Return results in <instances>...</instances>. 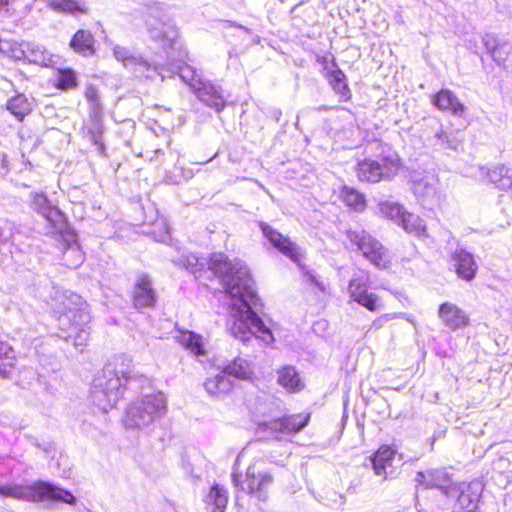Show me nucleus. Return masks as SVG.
Returning a JSON list of instances; mask_svg holds the SVG:
<instances>
[{"label": "nucleus", "instance_id": "1", "mask_svg": "<svg viewBox=\"0 0 512 512\" xmlns=\"http://www.w3.org/2000/svg\"><path fill=\"white\" fill-rule=\"evenodd\" d=\"M173 263L185 268L195 278L209 273L219 279L224 292L234 300L233 320L228 329L235 339L244 345L259 338L266 343L273 340L272 332L254 310L261 303L249 268L243 261H230L221 253L213 254L209 259L189 253L181 255Z\"/></svg>", "mask_w": 512, "mask_h": 512}, {"label": "nucleus", "instance_id": "2", "mask_svg": "<svg viewBox=\"0 0 512 512\" xmlns=\"http://www.w3.org/2000/svg\"><path fill=\"white\" fill-rule=\"evenodd\" d=\"M147 381L145 376L134 371L130 356L114 355L93 379L90 396L94 405L108 411L124 396L125 390L137 392Z\"/></svg>", "mask_w": 512, "mask_h": 512}, {"label": "nucleus", "instance_id": "3", "mask_svg": "<svg viewBox=\"0 0 512 512\" xmlns=\"http://www.w3.org/2000/svg\"><path fill=\"white\" fill-rule=\"evenodd\" d=\"M54 317L60 330L59 337L72 341L75 346H83L90 335V312L88 305L76 293L59 296L53 307Z\"/></svg>", "mask_w": 512, "mask_h": 512}, {"label": "nucleus", "instance_id": "4", "mask_svg": "<svg viewBox=\"0 0 512 512\" xmlns=\"http://www.w3.org/2000/svg\"><path fill=\"white\" fill-rule=\"evenodd\" d=\"M0 496L27 502H58L75 505L77 498L67 489L48 481H36L31 485L16 483L0 484Z\"/></svg>", "mask_w": 512, "mask_h": 512}, {"label": "nucleus", "instance_id": "5", "mask_svg": "<svg viewBox=\"0 0 512 512\" xmlns=\"http://www.w3.org/2000/svg\"><path fill=\"white\" fill-rule=\"evenodd\" d=\"M164 66L166 69H171L173 72L165 71L166 78H173L178 75L179 78L187 83L194 91L197 98L206 104L208 107L215 109L217 112L223 110L226 104L225 96L221 87L214 85L209 81L202 80L195 69L189 65L175 66L173 64L164 63L158 64Z\"/></svg>", "mask_w": 512, "mask_h": 512}, {"label": "nucleus", "instance_id": "6", "mask_svg": "<svg viewBox=\"0 0 512 512\" xmlns=\"http://www.w3.org/2000/svg\"><path fill=\"white\" fill-rule=\"evenodd\" d=\"M167 412L164 393L157 392L143 396L126 410L124 424L129 428H145L161 419Z\"/></svg>", "mask_w": 512, "mask_h": 512}, {"label": "nucleus", "instance_id": "7", "mask_svg": "<svg viewBox=\"0 0 512 512\" xmlns=\"http://www.w3.org/2000/svg\"><path fill=\"white\" fill-rule=\"evenodd\" d=\"M257 225L262 232L263 238L273 249L289 258L292 262L296 263L301 269L307 282L317 287L320 291H325V285L319 279L316 273L307 269L306 266L301 264L303 253L301 248L295 242H293L289 237L281 234L270 224L264 221H259Z\"/></svg>", "mask_w": 512, "mask_h": 512}, {"label": "nucleus", "instance_id": "8", "mask_svg": "<svg viewBox=\"0 0 512 512\" xmlns=\"http://www.w3.org/2000/svg\"><path fill=\"white\" fill-rule=\"evenodd\" d=\"M145 25L150 40L163 50L174 46L179 35L178 29L162 4L153 3L146 6Z\"/></svg>", "mask_w": 512, "mask_h": 512}, {"label": "nucleus", "instance_id": "9", "mask_svg": "<svg viewBox=\"0 0 512 512\" xmlns=\"http://www.w3.org/2000/svg\"><path fill=\"white\" fill-rule=\"evenodd\" d=\"M253 375L252 363L243 357H236L224 365L213 378L205 381V390L212 396L228 393L233 386V379L248 380Z\"/></svg>", "mask_w": 512, "mask_h": 512}, {"label": "nucleus", "instance_id": "10", "mask_svg": "<svg viewBox=\"0 0 512 512\" xmlns=\"http://www.w3.org/2000/svg\"><path fill=\"white\" fill-rule=\"evenodd\" d=\"M113 55L118 61L123 62L124 66L130 69L136 78L141 80L153 81L160 78L163 82L167 77L165 71L173 72L171 69L159 66L140 55H134L130 49L124 46L115 45Z\"/></svg>", "mask_w": 512, "mask_h": 512}, {"label": "nucleus", "instance_id": "11", "mask_svg": "<svg viewBox=\"0 0 512 512\" xmlns=\"http://www.w3.org/2000/svg\"><path fill=\"white\" fill-rule=\"evenodd\" d=\"M347 238L352 247L362 253L374 266L385 269L390 264L388 250L371 234L363 229L348 230Z\"/></svg>", "mask_w": 512, "mask_h": 512}, {"label": "nucleus", "instance_id": "12", "mask_svg": "<svg viewBox=\"0 0 512 512\" xmlns=\"http://www.w3.org/2000/svg\"><path fill=\"white\" fill-rule=\"evenodd\" d=\"M29 206L49 223L54 232L59 234L67 232L68 222L65 214L51 203L44 192H31Z\"/></svg>", "mask_w": 512, "mask_h": 512}, {"label": "nucleus", "instance_id": "13", "mask_svg": "<svg viewBox=\"0 0 512 512\" xmlns=\"http://www.w3.org/2000/svg\"><path fill=\"white\" fill-rule=\"evenodd\" d=\"M398 171V162L390 158L365 159L357 164V177L362 182L377 183L390 179Z\"/></svg>", "mask_w": 512, "mask_h": 512}, {"label": "nucleus", "instance_id": "14", "mask_svg": "<svg viewBox=\"0 0 512 512\" xmlns=\"http://www.w3.org/2000/svg\"><path fill=\"white\" fill-rule=\"evenodd\" d=\"M241 475L232 474V482L235 487H240L259 501L268 499V489L273 483V476L269 472L256 473L254 467L249 466L246 472V486L240 480Z\"/></svg>", "mask_w": 512, "mask_h": 512}, {"label": "nucleus", "instance_id": "15", "mask_svg": "<svg viewBox=\"0 0 512 512\" xmlns=\"http://www.w3.org/2000/svg\"><path fill=\"white\" fill-rule=\"evenodd\" d=\"M368 282V275L364 273L354 274L349 282L348 292L353 301L374 312L380 309L382 305L375 293L368 292Z\"/></svg>", "mask_w": 512, "mask_h": 512}, {"label": "nucleus", "instance_id": "16", "mask_svg": "<svg viewBox=\"0 0 512 512\" xmlns=\"http://www.w3.org/2000/svg\"><path fill=\"white\" fill-rule=\"evenodd\" d=\"M483 485L480 481H473L460 486L454 485L448 490V498L456 500L457 505L467 511L475 512L481 498Z\"/></svg>", "mask_w": 512, "mask_h": 512}, {"label": "nucleus", "instance_id": "17", "mask_svg": "<svg viewBox=\"0 0 512 512\" xmlns=\"http://www.w3.org/2000/svg\"><path fill=\"white\" fill-rule=\"evenodd\" d=\"M132 304L136 309L153 308L158 295L153 287L151 277L147 273L137 275L131 294Z\"/></svg>", "mask_w": 512, "mask_h": 512}, {"label": "nucleus", "instance_id": "18", "mask_svg": "<svg viewBox=\"0 0 512 512\" xmlns=\"http://www.w3.org/2000/svg\"><path fill=\"white\" fill-rule=\"evenodd\" d=\"M414 480L416 487L422 486L424 489H438L445 496H448V490L455 485L452 481V475L443 468L418 471Z\"/></svg>", "mask_w": 512, "mask_h": 512}, {"label": "nucleus", "instance_id": "19", "mask_svg": "<svg viewBox=\"0 0 512 512\" xmlns=\"http://www.w3.org/2000/svg\"><path fill=\"white\" fill-rule=\"evenodd\" d=\"M310 415H288L283 416L281 418L273 419L269 422H264L261 426H263L264 430L270 431L272 434H295L303 430L308 422ZM278 438V436H276Z\"/></svg>", "mask_w": 512, "mask_h": 512}, {"label": "nucleus", "instance_id": "20", "mask_svg": "<svg viewBox=\"0 0 512 512\" xmlns=\"http://www.w3.org/2000/svg\"><path fill=\"white\" fill-rule=\"evenodd\" d=\"M412 191L418 203L424 209L432 211L441 203V194L434 182H429L425 179L415 181L412 186Z\"/></svg>", "mask_w": 512, "mask_h": 512}, {"label": "nucleus", "instance_id": "21", "mask_svg": "<svg viewBox=\"0 0 512 512\" xmlns=\"http://www.w3.org/2000/svg\"><path fill=\"white\" fill-rule=\"evenodd\" d=\"M451 261L459 278L466 281H471L475 278L478 265L472 253L458 247L453 252Z\"/></svg>", "mask_w": 512, "mask_h": 512}, {"label": "nucleus", "instance_id": "22", "mask_svg": "<svg viewBox=\"0 0 512 512\" xmlns=\"http://www.w3.org/2000/svg\"><path fill=\"white\" fill-rule=\"evenodd\" d=\"M432 104L442 112H448L455 117H464L467 107L449 89H441L432 96Z\"/></svg>", "mask_w": 512, "mask_h": 512}, {"label": "nucleus", "instance_id": "23", "mask_svg": "<svg viewBox=\"0 0 512 512\" xmlns=\"http://www.w3.org/2000/svg\"><path fill=\"white\" fill-rule=\"evenodd\" d=\"M324 65V77L328 81L329 85L333 89L339 100L346 102L352 97L351 90L347 84V78L344 72L337 66L336 62L332 61L334 69L329 70L326 59L323 60Z\"/></svg>", "mask_w": 512, "mask_h": 512}, {"label": "nucleus", "instance_id": "24", "mask_svg": "<svg viewBox=\"0 0 512 512\" xmlns=\"http://www.w3.org/2000/svg\"><path fill=\"white\" fill-rule=\"evenodd\" d=\"M482 43L488 54L498 66H505V63L512 52V46L508 41H501L494 33H485L482 36Z\"/></svg>", "mask_w": 512, "mask_h": 512}, {"label": "nucleus", "instance_id": "25", "mask_svg": "<svg viewBox=\"0 0 512 512\" xmlns=\"http://www.w3.org/2000/svg\"><path fill=\"white\" fill-rule=\"evenodd\" d=\"M438 316L452 330L460 329L469 323V317L457 305L445 302L439 306Z\"/></svg>", "mask_w": 512, "mask_h": 512}, {"label": "nucleus", "instance_id": "26", "mask_svg": "<svg viewBox=\"0 0 512 512\" xmlns=\"http://www.w3.org/2000/svg\"><path fill=\"white\" fill-rule=\"evenodd\" d=\"M395 451L389 446H381L371 457L370 461L375 475L387 479L393 473Z\"/></svg>", "mask_w": 512, "mask_h": 512}, {"label": "nucleus", "instance_id": "27", "mask_svg": "<svg viewBox=\"0 0 512 512\" xmlns=\"http://www.w3.org/2000/svg\"><path fill=\"white\" fill-rule=\"evenodd\" d=\"M104 124L102 112H90L89 123L86 127V138L94 145L98 153L102 156L106 155V147L103 142Z\"/></svg>", "mask_w": 512, "mask_h": 512}, {"label": "nucleus", "instance_id": "28", "mask_svg": "<svg viewBox=\"0 0 512 512\" xmlns=\"http://www.w3.org/2000/svg\"><path fill=\"white\" fill-rule=\"evenodd\" d=\"M22 58L29 63L48 67L52 64V54L44 46L32 42H23L20 45Z\"/></svg>", "mask_w": 512, "mask_h": 512}, {"label": "nucleus", "instance_id": "29", "mask_svg": "<svg viewBox=\"0 0 512 512\" xmlns=\"http://www.w3.org/2000/svg\"><path fill=\"white\" fill-rule=\"evenodd\" d=\"M277 383L290 393L300 392L305 387L299 372L293 365H284L277 370Z\"/></svg>", "mask_w": 512, "mask_h": 512}, {"label": "nucleus", "instance_id": "30", "mask_svg": "<svg viewBox=\"0 0 512 512\" xmlns=\"http://www.w3.org/2000/svg\"><path fill=\"white\" fill-rule=\"evenodd\" d=\"M70 48L83 57H91L95 54V38L89 30L80 29L71 38Z\"/></svg>", "mask_w": 512, "mask_h": 512}, {"label": "nucleus", "instance_id": "31", "mask_svg": "<svg viewBox=\"0 0 512 512\" xmlns=\"http://www.w3.org/2000/svg\"><path fill=\"white\" fill-rule=\"evenodd\" d=\"M397 225L407 233L416 237L421 238L427 236L426 225L423 219H421L418 215L408 211H406L405 214L401 217Z\"/></svg>", "mask_w": 512, "mask_h": 512}, {"label": "nucleus", "instance_id": "32", "mask_svg": "<svg viewBox=\"0 0 512 512\" xmlns=\"http://www.w3.org/2000/svg\"><path fill=\"white\" fill-rule=\"evenodd\" d=\"M6 106L18 120H23L32 111V102L24 94H17L10 98Z\"/></svg>", "mask_w": 512, "mask_h": 512}, {"label": "nucleus", "instance_id": "33", "mask_svg": "<svg viewBox=\"0 0 512 512\" xmlns=\"http://www.w3.org/2000/svg\"><path fill=\"white\" fill-rule=\"evenodd\" d=\"M15 366V352L6 342L0 341V377L9 378Z\"/></svg>", "mask_w": 512, "mask_h": 512}, {"label": "nucleus", "instance_id": "34", "mask_svg": "<svg viewBox=\"0 0 512 512\" xmlns=\"http://www.w3.org/2000/svg\"><path fill=\"white\" fill-rule=\"evenodd\" d=\"M227 503V490L219 484H214L207 495V504L214 507L213 512H224Z\"/></svg>", "mask_w": 512, "mask_h": 512}, {"label": "nucleus", "instance_id": "35", "mask_svg": "<svg viewBox=\"0 0 512 512\" xmlns=\"http://www.w3.org/2000/svg\"><path fill=\"white\" fill-rule=\"evenodd\" d=\"M488 177L501 189L512 188V167L498 165L488 172Z\"/></svg>", "mask_w": 512, "mask_h": 512}, {"label": "nucleus", "instance_id": "36", "mask_svg": "<svg viewBox=\"0 0 512 512\" xmlns=\"http://www.w3.org/2000/svg\"><path fill=\"white\" fill-rule=\"evenodd\" d=\"M340 197L347 206L355 211H363L366 207L365 196L352 187L343 186Z\"/></svg>", "mask_w": 512, "mask_h": 512}, {"label": "nucleus", "instance_id": "37", "mask_svg": "<svg viewBox=\"0 0 512 512\" xmlns=\"http://www.w3.org/2000/svg\"><path fill=\"white\" fill-rule=\"evenodd\" d=\"M178 341L186 349L190 350L195 355L204 354L203 343L201 336L192 332L186 331L178 336Z\"/></svg>", "mask_w": 512, "mask_h": 512}, {"label": "nucleus", "instance_id": "38", "mask_svg": "<svg viewBox=\"0 0 512 512\" xmlns=\"http://www.w3.org/2000/svg\"><path fill=\"white\" fill-rule=\"evenodd\" d=\"M431 143L434 147L441 150H457L459 145L458 140L454 134L446 132L443 129H440L433 135L431 138Z\"/></svg>", "mask_w": 512, "mask_h": 512}, {"label": "nucleus", "instance_id": "39", "mask_svg": "<svg viewBox=\"0 0 512 512\" xmlns=\"http://www.w3.org/2000/svg\"><path fill=\"white\" fill-rule=\"evenodd\" d=\"M379 211L384 217L393 220L396 224L406 212L402 205L390 201L380 203Z\"/></svg>", "mask_w": 512, "mask_h": 512}, {"label": "nucleus", "instance_id": "40", "mask_svg": "<svg viewBox=\"0 0 512 512\" xmlns=\"http://www.w3.org/2000/svg\"><path fill=\"white\" fill-rule=\"evenodd\" d=\"M77 86V76L72 69H60L56 74V87L69 90Z\"/></svg>", "mask_w": 512, "mask_h": 512}, {"label": "nucleus", "instance_id": "41", "mask_svg": "<svg viewBox=\"0 0 512 512\" xmlns=\"http://www.w3.org/2000/svg\"><path fill=\"white\" fill-rule=\"evenodd\" d=\"M48 5L55 11L73 15L84 12L81 6L74 0H48Z\"/></svg>", "mask_w": 512, "mask_h": 512}, {"label": "nucleus", "instance_id": "42", "mask_svg": "<svg viewBox=\"0 0 512 512\" xmlns=\"http://www.w3.org/2000/svg\"><path fill=\"white\" fill-rule=\"evenodd\" d=\"M85 97L87 101L90 103L91 109L90 112H102L100 97L98 93V89L89 85L85 90Z\"/></svg>", "mask_w": 512, "mask_h": 512}, {"label": "nucleus", "instance_id": "43", "mask_svg": "<svg viewBox=\"0 0 512 512\" xmlns=\"http://www.w3.org/2000/svg\"><path fill=\"white\" fill-rule=\"evenodd\" d=\"M160 226L161 228L158 233L152 232L154 240L157 242L166 243L170 240V232L164 223H161Z\"/></svg>", "mask_w": 512, "mask_h": 512}, {"label": "nucleus", "instance_id": "44", "mask_svg": "<svg viewBox=\"0 0 512 512\" xmlns=\"http://www.w3.org/2000/svg\"><path fill=\"white\" fill-rule=\"evenodd\" d=\"M35 447L42 450L46 454H50L55 451L54 443L51 441L39 442L38 439H35Z\"/></svg>", "mask_w": 512, "mask_h": 512}, {"label": "nucleus", "instance_id": "45", "mask_svg": "<svg viewBox=\"0 0 512 512\" xmlns=\"http://www.w3.org/2000/svg\"><path fill=\"white\" fill-rule=\"evenodd\" d=\"M69 254H75L76 260L74 263V267H77L79 264H81L84 260L82 252L77 247H69L64 252V256L67 257Z\"/></svg>", "mask_w": 512, "mask_h": 512}, {"label": "nucleus", "instance_id": "46", "mask_svg": "<svg viewBox=\"0 0 512 512\" xmlns=\"http://www.w3.org/2000/svg\"><path fill=\"white\" fill-rule=\"evenodd\" d=\"M8 171V157L4 152H0V176H5Z\"/></svg>", "mask_w": 512, "mask_h": 512}, {"label": "nucleus", "instance_id": "47", "mask_svg": "<svg viewBox=\"0 0 512 512\" xmlns=\"http://www.w3.org/2000/svg\"><path fill=\"white\" fill-rule=\"evenodd\" d=\"M15 0H0V13H9Z\"/></svg>", "mask_w": 512, "mask_h": 512}, {"label": "nucleus", "instance_id": "48", "mask_svg": "<svg viewBox=\"0 0 512 512\" xmlns=\"http://www.w3.org/2000/svg\"><path fill=\"white\" fill-rule=\"evenodd\" d=\"M389 320V317L388 315H383L377 319H375L373 322H372V328L377 330V329H380L384 323H386L387 321Z\"/></svg>", "mask_w": 512, "mask_h": 512}, {"label": "nucleus", "instance_id": "49", "mask_svg": "<svg viewBox=\"0 0 512 512\" xmlns=\"http://www.w3.org/2000/svg\"><path fill=\"white\" fill-rule=\"evenodd\" d=\"M268 115L271 119H273L275 122H279L282 117V111L279 108H271L268 111Z\"/></svg>", "mask_w": 512, "mask_h": 512}, {"label": "nucleus", "instance_id": "50", "mask_svg": "<svg viewBox=\"0 0 512 512\" xmlns=\"http://www.w3.org/2000/svg\"><path fill=\"white\" fill-rule=\"evenodd\" d=\"M226 23H228L229 26H231V27H237V28H240V29L244 30L247 33H250V29L245 27V26H243V25H238V24H236L234 22H231V21H226Z\"/></svg>", "mask_w": 512, "mask_h": 512}, {"label": "nucleus", "instance_id": "51", "mask_svg": "<svg viewBox=\"0 0 512 512\" xmlns=\"http://www.w3.org/2000/svg\"><path fill=\"white\" fill-rule=\"evenodd\" d=\"M25 438L32 444L35 446V439H37L36 437L32 436V435H28V434H25Z\"/></svg>", "mask_w": 512, "mask_h": 512}, {"label": "nucleus", "instance_id": "52", "mask_svg": "<svg viewBox=\"0 0 512 512\" xmlns=\"http://www.w3.org/2000/svg\"><path fill=\"white\" fill-rule=\"evenodd\" d=\"M330 109V107L326 106V105H321L319 107H317V111H328Z\"/></svg>", "mask_w": 512, "mask_h": 512}, {"label": "nucleus", "instance_id": "53", "mask_svg": "<svg viewBox=\"0 0 512 512\" xmlns=\"http://www.w3.org/2000/svg\"><path fill=\"white\" fill-rule=\"evenodd\" d=\"M6 239L3 230L0 228V242H3Z\"/></svg>", "mask_w": 512, "mask_h": 512}, {"label": "nucleus", "instance_id": "54", "mask_svg": "<svg viewBox=\"0 0 512 512\" xmlns=\"http://www.w3.org/2000/svg\"><path fill=\"white\" fill-rule=\"evenodd\" d=\"M216 155H217V154H215L214 156H212L208 161H211V160L215 159Z\"/></svg>", "mask_w": 512, "mask_h": 512}, {"label": "nucleus", "instance_id": "55", "mask_svg": "<svg viewBox=\"0 0 512 512\" xmlns=\"http://www.w3.org/2000/svg\"><path fill=\"white\" fill-rule=\"evenodd\" d=\"M206 163H208V160L203 161L201 164H206Z\"/></svg>", "mask_w": 512, "mask_h": 512}, {"label": "nucleus", "instance_id": "56", "mask_svg": "<svg viewBox=\"0 0 512 512\" xmlns=\"http://www.w3.org/2000/svg\"><path fill=\"white\" fill-rule=\"evenodd\" d=\"M206 163H208V160L203 161L201 164H206Z\"/></svg>", "mask_w": 512, "mask_h": 512}]
</instances>
